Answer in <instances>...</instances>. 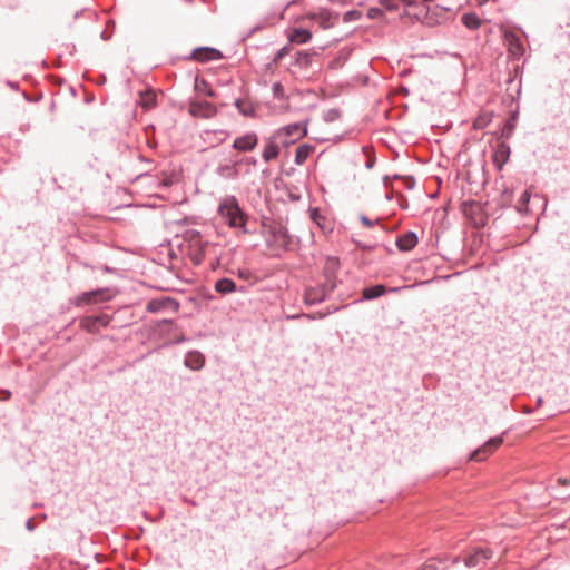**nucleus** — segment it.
<instances>
[{
    "label": "nucleus",
    "mask_w": 570,
    "mask_h": 570,
    "mask_svg": "<svg viewBox=\"0 0 570 570\" xmlns=\"http://www.w3.org/2000/svg\"><path fill=\"white\" fill-rule=\"evenodd\" d=\"M216 214L222 223L234 229L237 234H248L247 223L248 214L240 206L238 198L234 195H225L220 197Z\"/></svg>",
    "instance_id": "nucleus-1"
},
{
    "label": "nucleus",
    "mask_w": 570,
    "mask_h": 570,
    "mask_svg": "<svg viewBox=\"0 0 570 570\" xmlns=\"http://www.w3.org/2000/svg\"><path fill=\"white\" fill-rule=\"evenodd\" d=\"M214 96L212 83L204 76L195 78V96L190 101L189 112L193 117L208 119L214 115V107L207 100Z\"/></svg>",
    "instance_id": "nucleus-2"
},
{
    "label": "nucleus",
    "mask_w": 570,
    "mask_h": 570,
    "mask_svg": "<svg viewBox=\"0 0 570 570\" xmlns=\"http://www.w3.org/2000/svg\"><path fill=\"white\" fill-rule=\"evenodd\" d=\"M200 237L199 235L194 236L191 243L189 244H179L178 253L173 248H169L168 256L170 259H178L179 256L187 254L194 264L198 265L202 263L204 258V248L199 245Z\"/></svg>",
    "instance_id": "nucleus-3"
},
{
    "label": "nucleus",
    "mask_w": 570,
    "mask_h": 570,
    "mask_svg": "<svg viewBox=\"0 0 570 570\" xmlns=\"http://www.w3.org/2000/svg\"><path fill=\"white\" fill-rule=\"evenodd\" d=\"M267 228L272 242L279 248L287 250L292 244V236L288 229L279 222L263 224Z\"/></svg>",
    "instance_id": "nucleus-4"
},
{
    "label": "nucleus",
    "mask_w": 570,
    "mask_h": 570,
    "mask_svg": "<svg viewBox=\"0 0 570 570\" xmlns=\"http://www.w3.org/2000/svg\"><path fill=\"white\" fill-rule=\"evenodd\" d=\"M111 316L106 313L88 315L80 320V327L89 333L96 334L109 325Z\"/></svg>",
    "instance_id": "nucleus-5"
},
{
    "label": "nucleus",
    "mask_w": 570,
    "mask_h": 570,
    "mask_svg": "<svg viewBox=\"0 0 570 570\" xmlns=\"http://www.w3.org/2000/svg\"><path fill=\"white\" fill-rule=\"evenodd\" d=\"M503 37L508 48L509 56L512 57L513 59H520L525 51L521 38L514 31L511 30L504 31Z\"/></svg>",
    "instance_id": "nucleus-6"
},
{
    "label": "nucleus",
    "mask_w": 570,
    "mask_h": 570,
    "mask_svg": "<svg viewBox=\"0 0 570 570\" xmlns=\"http://www.w3.org/2000/svg\"><path fill=\"white\" fill-rule=\"evenodd\" d=\"M306 134H307L306 126H303L299 122H295V124H291V125H287L285 127L281 128L277 131L276 136L282 137L284 135V136L289 137L291 138L289 140L283 141L284 145H289V144H294L296 140L303 138L304 136H306Z\"/></svg>",
    "instance_id": "nucleus-7"
},
{
    "label": "nucleus",
    "mask_w": 570,
    "mask_h": 570,
    "mask_svg": "<svg viewBox=\"0 0 570 570\" xmlns=\"http://www.w3.org/2000/svg\"><path fill=\"white\" fill-rule=\"evenodd\" d=\"M492 556L491 550L483 547L473 548L472 552L464 559V563L468 568H476L485 564Z\"/></svg>",
    "instance_id": "nucleus-8"
},
{
    "label": "nucleus",
    "mask_w": 570,
    "mask_h": 570,
    "mask_svg": "<svg viewBox=\"0 0 570 570\" xmlns=\"http://www.w3.org/2000/svg\"><path fill=\"white\" fill-rule=\"evenodd\" d=\"M306 17L318 22L322 29H330L338 19V13H334L328 9H321L317 12H308Z\"/></svg>",
    "instance_id": "nucleus-9"
},
{
    "label": "nucleus",
    "mask_w": 570,
    "mask_h": 570,
    "mask_svg": "<svg viewBox=\"0 0 570 570\" xmlns=\"http://www.w3.org/2000/svg\"><path fill=\"white\" fill-rule=\"evenodd\" d=\"M502 436L491 438L481 448L473 451L470 455V459L473 461H482L488 455H490L497 448H499L502 444Z\"/></svg>",
    "instance_id": "nucleus-10"
},
{
    "label": "nucleus",
    "mask_w": 570,
    "mask_h": 570,
    "mask_svg": "<svg viewBox=\"0 0 570 570\" xmlns=\"http://www.w3.org/2000/svg\"><path fill=\"white\" fill-rule=\"evenodd\" d=\"M258 144V137L255 132H247L244 136L237 137L233 142V148L238 151H250Z\"/></svg>",
    "instance_id": "nucleus-11"
},
{
    "label": "nucleus",
    "mask_w": 570,
    "mask_h": 570,
    "mask_svg": "<svg viewBox=\"0 0 570 570\" xmlns=\"http://www.w3.org/2000/svg\"><path fill=\"white\" fill-rule=\"evenodd\" d=\"M108 298H109V295H108L107 289H97V291H90V292L82 293L81 295H79L76 298L75 304L77 306H80V305L90 304L91 302L97 301V299L106 301Z\"/></svg>",
    "instance_id": "nucleus-12"
},
{
    "label": "nucleus",
    "mask_w": 570,
    "mask_h": 570,
    "mask_svg": "<svg viewBox=\"0 0 570 570\" xmlns=\"http://www.w3.org/2000/svg\"><path fill=\"white\" fill-rule=\"evenodd\" d=\"M325 288L321 287H307L304 292V302L307 305H316L325 301L326 296Z\"/></svg>",
    "instance_id": "nucleus-13"
},
{
    "label": "nucleus",
    "mask_w": 570,
    "mask_h": 570,
    "mask_svg": "<svg viewBox=\"0 0 570 570\" xmlns=\"http://www.w3.org/2000/svg\"><path fill=\"white\" fill-rule=\"evenodd\" d=\"M396 246L401 252H409L417 244V236L414 232H406L396 238Z\"/></svg>",
    "instance_id": "nucleus-14"
},
{
    "label": "nucleus",
    "mask_w": 570,
    "mask_h": 570,
    "mask_svg": "<svg viewBox=\"0 0 570 570\" xmlns=\"http://www.w3.org/2000/svg\"><path fill=\"white\" fill-rule=\"evenodd\" d=\"M239 164H240V160H232L229 164L220 165L217 168V173L220 177H223L225 179L235 180L239 176V169H238Z\"/></svg>",
    "instance_id": "nucleus-15"
},
{
    "label": "nucleus",
    "mask_w": 570,
    "mask_h": 570,
    "mask_svg": "<svg viewBox=\"0 0 570 570\" xmlns=\"http://www.w3.org/2000/svg\"><path fill=\"white\" fill-rule=\"evenodd\" d=\"M184 364L193 371L200 370L205 364V356L198 351H189L185 355Z\"/></svg>",
    "instance_id": "nucleus-16"
},
{
    "label": "nucleus",
    "mask_w": 570,
    "mask_h": 570,
    "mask_svg": "<svg viewBox=\"0 0 570 570\" xmlns=\"http://www.w3.org/2000/svg\"><path fill=\"white\" fill-rule=\"evenodd\" d=\"M185 59H193L199 62H206L214 59V47L195 48Z\"/></svg>",
    "instance_id": "nucleus-17"
},
{
    "label": "nucleus",
    "mask_w": 570,
    "mask_h": 570,
    "mask_svg": "<svg viewBox=\"0 0 570 570\" xmlns=\"http://www.w3.org/2000/svg\"><path fill=\"white\" fill-rule=\"evenodd\" d=\"M570 485V478H559L557 484L549 487L552 497L559 500H567L570 498L569 491H563L561 487Z\"/></svg>",
    "instance_id": "nucleus-18"
},
{
    "label": "nucleus",
    "mask_w": 570,
    "mask_h": 570,
    "mask_svg": "<svg viewBox=\"0 0 570 570\" xmlns=\"http://www.w3.org/2000/svg\"><path fill=\"white\" fill-rule=\"evenodd\" d=\"M510 148L505 144H500L494 151L493 161L497 165L498 169L501 170L503 165L509 160Z\"/></svg>",
    "instance_id": "nucleus-19"
},
{
    "label": "nucleus",
    "mask_w": 570,
    "mask_h": 570,
    "mask_svg": "<svg viewBox=\"0 0 570 570\" xmlns=\"http://www.w3.org/2000/svg\"><path fill=\"white\" fill-rule=\"evenodd\" d=\"M387 293V288L383 284L365 287L362 291V299L372 301Z\"/></svg>",
    "instance_id": "nucleus-20"
},
{
    "label": "nucleus",
    "mask_w": 570,
    "mask_h": 570,
    "mask_svg": "<svg viewBox=\"0 0 570 570\" xmlns=\"http://www.w3.org/2000/svg\"><path fill=\"white\" fill-rule=\"evenodd\" d=\"M288 39L291 42L306 43L312 39V32L307 29L295 28L288 35Z\"/></svg>",
    "instance_id": "nucleus-21"
},
{
    "label": "nucleus",
    "mask_w": 570,
    "mask_h": 570,
    "mask_svg": "<svg viewBox=\"0 0 570 570\" xmlns=\"http://www.w3.org/2000/svg\"><path fill=\"white\" fill-rule=\"evenodd\" d=\"M338 268H340V259L334 256L327 257L325 261L324 267H323L324 277L336 276Z\"/></svg>",
    "instance_id": "nucleus-22"
},
{
    "label": "nucleus",
    "mask_w": 570,
    "mask_h": 570,
    "mask_svg": "<svg viewBox=\"0 0 570 570\" xmlns=\"http://www.w3.org/2000/svg\"><path fill=\"white\" fill-rule=\"evenodd\" d=\"M279 154V147L278 145L271 138L269 141L266 144L262 157L263 159L268 163L275 158L278 157Z\"/></svg>",
    "instance_id": "nucleus-23"
},
{
    "label": "nucleus",
    "mask_w": 570,
    "mask_h": 570,
    "mask_svg": "<svg viewBox=\"0 0 570 570\" xmlns=\"http://www.w3.org/2000/svg\"><path fill=\"white\" fill-rule=\"evenodd\" d=\"M461 21L463 26L470 30H476L481 27V19L474 12L464 13L461 18Z\"/></svg>",
    "instance_id": "nucleus-24"
},
{
    "label": "nucleus",
    "mask_w": 570,
    "mask_h": 570,
    "mask_svg": "<svg viewBox=\"0 0 570 570\" xmlns=\"http://www.w3.org/2000/svg\"><path fill=\"white\" fill-rule=\"evenodd\" d=\"M313 150L314 147L307 144L298 146L295 153V164L303 165Z\"/></svg>",
    "instance_id": "nucleus-25"
},
{
    "label": "nucleus",
    "mask_w": 570,
    "mask_h": 570,
    "mask_svg": "<svg viewBox=\"0 0 570 570\" xmlns=\"http://www.w3.org/2000/svg\"><path fill=\"white\" fill-rule=\"evenodd\" d=\"M315 53H309L307 51H298L295 57V65L302 69H308L312 63V59Z\"/></svg>",
    "instance_id": "nucleus-26"
},
{
    "label": "nucleus",
    "mask_w": 570,
    "mask_h": 570,
    "mask_svg": "<svg viewBox=\"0 0 570 570\" xmlns=\"http://www.w3.org/2000/svg\"><path fill=\"white\" fill-rule=\"evenodd\" d=\"M236 289L234 281L229 278H222L216 281V292L227 294Z\"/></svg>",
    "instance_id": "nucleus-27"
},
{
    "label": "nucleus",
    "mask_w": 570,
    "mask_h": 570,
    "mask_svg": "<svg viewBox=\"0 0 570 570\" xmlns=\"http://www.w3.org/2000/svg\"><path fill=\"white\" fill-rule=\"evenodd\" d=\"M235 106L237 107L238 111L246 117H250L255 114L254 106L250 101L236 99Z\"/></svg>",
    "instance_id": "nucleus-28"
},
{
    "label": "nucleus",
    "mask_w": 570,
    "mask_h": 570,
    "mask_svg": "<svg viewBox=\"0 0 570 570\" xmlns=\"http://www.w3.org/2000/svg\"><path fill=\"white\" fill-rule=\"evenodd\" d=\"M531 199V193L529 190H524L518 202L517 210L521 214L528 213V205Z\"/></svg>",
    "instance_id": "nucleus-29"
},
{
    "label": "nucleus",
    "mask_w": 570,
    "mask_h": 570,
    "mask_svg": "<svg viewBox=\"0 0 570 570\" xmlns=\"http://www.w3.org/2000/svg\"><path fill=\"white\" fill-rule=\"evenodd\" d=\"M168 302L169 301H165V299H151L147 303V311H149L151 313L159 312L167 305Z\"/></svg>",
    "instance_id": "nucleus-30"
},
{
    "label": "nucleus",
    "mask_w": 570,
    "mask_h": 570,
    "mask_svg": "<svg viewBox=\"0 0 570 570\" xmlns=\"http://www.w3.org/2000/svg\"><path fill=\"white\" fill-rule=\"evenodd\" d=\"M490 121H491V116L489 114L480 115L474 120V128L482 129V128L487 127Z\"/></svg>",
    "instance_id": "nucleus-31"
},
{
    "label": "nucleus",
    "mask_w": 570,
    "mask_h": 570,
    "mask_svg": "<svg viewBox=\"0 0 570 570\" xmlns=\"http://www.w3.org/2000/svg\"><path fill=\"white\" fill-rule=\"evenodd\" d=\"M324 278H325V282L322 285V287L325 288L326 293L328 294L337 287V277L332 276V277H324Z\"/></svg>",
    "instance_id": "nucleus-32"
},
{
    "label": "nucleus",
    "mask_w": 570,
    "mask_h": 570,
    "mask_svg": "<svg viewBox=\"0 0 570 570\" xmlns=\"http://www.w3.org/2000/svg\"><path fill=\"white\" fill-rule=\"evenodd\" d=\"M361 17H362L361 11H358V10H350V11H346L343 14V21L344 22H351V21L358 20Z\"/></svg>",
    "instance_id": "nucleus-33"
},
{
    "label": "nucleus",
    "mask_w": 570,
    "mask_h": 570,
    "mask_svg": "<svg viewBox=\"0 0 570 570\" xmlns=\"http://www.w3.org/2000/svg\"><path fill=\"white\" fill-rule=\"evenodd\" d=\"M381 6H383L389 11H395L399 9V0H380Z\"/></svg>",
    "instance_id": "nucleus-34"
},
{
    "label": "nucleus",
    "mask_w": 570,
    "mask_h": 570,
    "mask_svg": "<svg viewBox=\"0 0 570 570\" xmlns=\"http://www.w3.org/2000/svg\"><path fill=\"white\" fill-rule=\"evenodd\" d=\"M382 17H384V11L381 8L373 7L367 10V18L371 20L380 19Z\"/></svg>",
    "instance_id": "nucleus-35"
},
{
    "label": "nucleus",
    "mask_w": 570,
    "mask_h": 570,
    "mask_svg": "<svg viewBox=\"0 0 570 570\" xmlns=\"http://www.w3.org/2000/svg\"><path fill=\"white\" fill-rule=\"evenodd\" d=\"M272 90H273L274 98H277V99L284 98V96H285L284 88L281 82L273 83Z\"/></svg>",
    "instance_id": "nucleus-36"
},
{
    "label": "nucleus",
    "mask_w": 570,
    "mask_h": 570,
    "mask_svg": "<svg viewBox=\"0 0 570 570\" xmlns=\"http://www.w3.org/2000/svg\"><path fill=\"white\" fill-rule=\"evenodd\" d=\"M289 52V47L288 46H284L283 48H281L274 56L273 58V62L274 63H278L285 56H287Z\"/></svg>",
    "instance_id": "nucleus-37"
},
{
    "label": "nucleus",
    "mask_w": 570,
    "mask_h": 570,
    "mask_svg": "<svg viewBox=\"0 0 570 570\" xmlns=\"http://www.w3.org/2000/svg\"><path fill=\"white\" fill-rule=\"evenodd\" d=\"M438 563H441V561H438L436 559H430L428 560L422 567V570H438Z\"/></svg>",
    "instance_id": "nucleus-38"
},
{
    "label": "nucleus",
    "mask_w": 570,
    "mask_h": 570,
    "mask_svg": "<svg viewBox=\"0 0 570 570\" xmlns=\"http://www.w3.org/2000/svg\"><path fill=\"white\" fill-rule=\"evenodd\" d=\"M311 219L317 225H321V219H324V217L321 215L317 208H313L311 209Z\"/></svg>",
    "instance_id": "nucleus-39"
},
{
    "label": "nucleus",
    "mask_w": 570,
    "mask_h": 570,
    "mask_svg": "<svg viewBox=\"0 0 570 570\" xmlns=\"http://www.w3.org/2000/svg\"><path fill=\"white\" fill-rule=\"evenodd\" d=\"M340 117V111L337 109H330L325 116L326 121H334Z\"/></svg>",
    "instance_id": "nucleus-40"
},
{
    "label": "nucleus",
    "mask_w": 570,
    "mask_h": 570,
    "mask_svg": "<svg viewBox=\"0 0 570 570\" xmlns=\"http://www.w3.org/2000/svg\"><path fill=\"white\" fill-rule=\"evenodd\" d=\"M361 223L366 227H373L375 225V222L371 220L367 216L361 215L360 216Z\"/></svg>",
    "instance_id": "nucleus-41"
},
{
    "label": "nucleus",
    "mask_w": 570,
    "mask_h": 570,
    "mask_svg": "<svg viewBox=\"0 0 570 570\" xmlns=\"http://www.w3.org/2000/svg\"><path fill=\"white\" fill-rule=\"evenodd\" d=\"M11 392L9 390H0V401L9 400Z\"/></svg>",
    "instance_id": "nucleus-42"
},
{
    "label": "nucleus",
    "mask_w": 570,
    "mask_h": 570,
    "mask_svg": "<svg viewBox=\"0 0 570 570\" xmlns=\"http://www.w3.org/2000/svg\"><path fill=\"white\" fill-rule=\"evenodd\" d=\"M299 317L314 318L313 316L307 315V314H295V315H287L286 316L287 320H296V318H299Z\"/></svg>",
    "instance_id": "nucleus-43"
},
{
    "label": "nucleus",
    "mask_w": 570,
    "mask_h": 570,
    "mask_svg": "<svg viewBox=\"0 0 570 570\" xmlns=\"http://www.w3.org/2000/svg\"><path fill=\"white\" fill-rule=\"evenodd\" d=\"M414 185H415V181H414V179H413V178H406V179H405V186H406V188L411 189V188H413V187H414Z\"/></svg>",
    "instance_id": "nucleus-44"
},
{
    "label": "nucleus",
    "mask_w": 570,
    "mask_h": 570,
    "mask_svg": "<svg viewBox=\"0 0 570 570\" xmlns=\"http://www.w3.org/2000/svg\"><path fill=\"white\" fill-rule=\"evenodd\" d=\"M515 116H513L512 120H509L505 125V128L509 130V131H512L514 129V125H513V120H514Z\"/></svg>",
    "instance_id": "nucleus-45"
},
{
    "label": "nucleus",
    "mask_w": 570,
    "mask_h": 570,
    "mask_svg": "<svg viewBox=\"0 0 570 570\" xmlns=\"http://www.w3.org/2000/svg\"><path fill=\"white\" fill-rule=\"evenodd\" d=\"M26 528L29 530V531H32L35 529V523L32 521V519H29L26 523Z\"/></svg>",
    "instance_id": "nucleus-46"
},
{
    "label": "nucleus",
    "mask_w": 570,
    "mask_h": 570,
    "mask_svg": "<svg viewBox=\"0 0 570 570\" xmlns=\"http://www.w3.org/2000/svg\"><path fill=\"white\" fill-rule=\"evenodd\" d=\"M332 1L333 2H338V3L343 4V6L348 4L350 2H352V0H332Z\"/></svg>",
    "instance_id": "nucleus-47"
},
{
    "label": "nucleus",
    "mask_w": 570,
    "mask_h": 570,
    "mask_svg": "<svg viewBox=\"0 0 570 570\" xmlns=\"http://www.w3.org/2000/svg\"><path fill=\"white\" fill-rule=\"evenodd\" d=\"M403 287H391V288H387V292H391V293H396V292H400Z\"/></svg>",
    "instance_id": "nucleus-48"
},
{
    "label": "nucleus",
    "mask_w": 570,
    "mask_h": 570,
    "mask_svg": "<svg viewBox=\"0 0 570 570\" xmlns=\"http://www.w3.org/2000/svg\"><path fill=\"white\" fill-rule=\"evenodd\" d=\"M374 161H375L374 159H370V160H367V163H366V168H367V169H371V168L373 167V165H374Z\"/></svg>",
    "instance_id": "nucleus-49"
},
{
    "label": "nucleus",
    "mask_w": 570,
    "mask_h": 570,
    "mask_svg": "<svg viewBox=\"0 0 570 570\" xmlns=\"http://www.w3.org/2000/svg\"><path fill=\"white\" fill-rule=\"evenodd\" d=\"M523 412H524L525 414H531V413H533V409H531V407H524Z\"/></svg>",
    "instance_id": "nucleus-50"
},
{
    "label": "nucleus",
    "mask_w": 570,
    "mask_h": 570,
    "mask_svg": "<svg viewBox=\"0 0 570 570\" xmlns=\"http://www.w3.org/2000/svg\"><path fill=\"white\" fill-rule=\"evenodd\" d=\"M222 135H223V136H219V137H217V136H216V140L218 139L220 142H222V141H224V140H225L226 135H225L224 132H222Z\"/></svg>",
    "instance_id": "nucleus-51"
},
{
    "label": "nucleus",
    "mask_w": 570,
    "mask_h": 570,
    "mask_svg": "<svg viewBox=\"0 0 570 570\" xmlns=\"http://www.w3.org/2000/svg\"><path fill=\"white\" fill-rule=\"evenodd\" d=\"M542 403H543V399L541 396H539L537 399V405L540 406Z\"/></svg>",
    "instance_id": "nucleus-52"
},
{
    "label": "nucleus",
    "mask_w": 570,
    "mask_h": 570,
    "mask_svg": "<svg viewBox=\"0 0 570 570\" xmlns=\"http://www.w3.org/2000/svg\"><path fill=\"white\" fill-rule=\"evenodd\" d=\"M219 58H222V53H220V51L218 49H216V60L219 59Z\"/></svg>",
    "instance_id": "nucleus-53"
},
{
    "label": "nucleus",
    "mask_w": 570,
    "mask_h": 570,
    "mask_svg": "<svg viewBox=\"0 0 570 570\" xmlns=\"http://www.w3.org/2000/svg\"><path fill=\"white\" fill-rule=\"evenodd\" d=\"M248 164L256 165V159L255 158L248 159Z\"/></svg>",
    "instance_id": "nucleus-54"
},
{
    "label": "nucleus",
    "mask_w": 570,
    "mask_h": 570,
    "mask_svg": "<svg viewBox=\"0 0 570 570\" xmlns=\"http://www.w3.org/2000/svg\"><path fill=\"white\" fill-rule=\"evenodd\" d=\"M459 561H460V558H459V557H455V558L453 559V564L458 563Z\"/></svg>",
    "instance_id": "nucleus-55"
},
{
    "label": "nucleus",
    "mask_w": 570,
    "mask_h": 570,
    "mask_svg": "<svg viewBox=\"0 0 570 570\" xmlns=\"http://www.w3.org/2000/svg\"><path fill=\"white\" fill-rule=\"evenodd\" d=\"M106 81V78L102 77V79H99V82Z\"/></svg>",
    "instance_id": "nucleus-56"
},
{
    "label": "nucleus",
    "mask_w": 570,
    "mask_h": 570,
    "mask_svg": "<svg viewBox=\"0 0 570 570\" xmlns=\"http://www.w3.org/2000/svg\"><path fill=\"white\" fill-rule=\"evenodd\" d=\"M106 81V78L102 77V79H99V82Z\"/></svg>",
    "instance_id": "nucleus-57"
}]
</instances>
